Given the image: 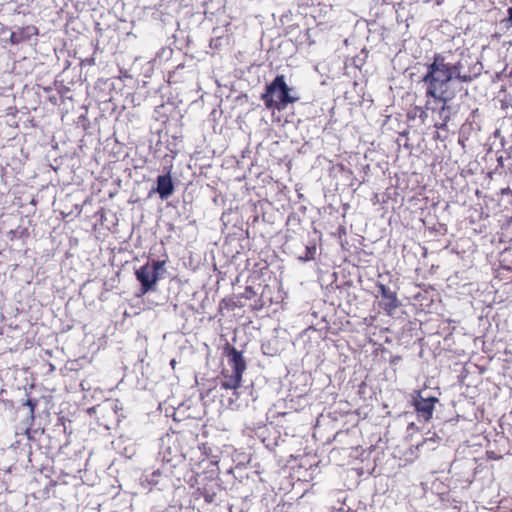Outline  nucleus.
<instances>
[{
	"mask_svg": "<svg viewBox=\"0 0 512 512\" xmlns=\"http://www.w3.org/2000/svg\"><path fill=\"white\" fill-rule=\"evenodd\" d=\"M255 291L253 290V288L251 286H247L245 288V292H244V296L247 298V299H250L252 298L254 295H255Z\"/></svg>",
	"mask_w": 512,
	"mask_h": 512,
	"instance_id": "11",
	"label": "nucleus"
},
{
	"mask_svg": "<svg viewBox=\"0 0 512 512\" xmlns=\"http://www.w3.org/2000/svg\"><path fill=\"white\" fill-rule=\"evenodd\" d=\"M263 98L268 108L282 110L288 104L296 102L299 96L294 88L286 84L284 76H277L267 87Z\"/></svg>",
	"mask_w": 512,
	"mask_h": 512,
	"instance_id": "3",
	"label": "nucleus"
},
{
	"mask_svg": "<svg viewBox=\"0 0 512 512\" xmlns=\"http://www.w3.org/2000/svg\"><path fill=\"white\" fill-rule=\"evenodd\" d=\"M198 450H199L201 456L203 457L202 461L210 458L211 453H212V449L208 445V443H200L198 445Z\"/></svg>",
	"mask_w": 512,
	"mask_h": 512,
	"instance_id": "9",
	"label": "nucleus"
},
{
	"mask_svg": "<svg viewBox=\"0 0 512 512\" xmlns=\"http://www.w3.org/2000/svg\"><path fill=\"white\" fill-rule=\"evenodd\" d=\"M200 463H201V462H198V463H194V464H192V465H193L194 467H198V468H199Z\"/></svg>",
	"mask_w": 512,
	"mask_h": 512,
	"instance_id": "16",
	"label": "nucleus"
},
{
	"mask_svg": "<svg viewBox=\"0 0 512 512\" xmlns=\"http://www.w3.org/2000/svg\"><path fill=\"white\" fill-rule=\"evenodd\" d=\"M157 193L162 199L168 198L173 193V184L168 175L159 176L157 179Z\"/></svg>",
	"mask_w": 512,
	"mask_h": 512,
	"instance_id": "7",
	"label": "nucleus"
},
{
	"mask_svg": "<svg viewBox=\"0 0 512 512\" xmlns=\"http://www.w3.org/2000/svg\"><path fill=\"white\" fill-rule=\"evenodd\" d=\"M379 291L382 297L380 302L381 308L388 314H391L398 307V299L396 293L384 284L379 285Z\"/></svg>",
	"mask_w": 512,
	"mask_h": 512,
	"instance_id": "6",
	"label": "nucleus"
},
{
	"mask_svg": "<svg viewBox=\"0 0 512 512\" xmlns=\"http://www.w3.org/2000/svg\"><path fill=\"white\" fill-rule=\"evenodd\" d=\"M136 279L141 284V295L148 293L149 291L154 290L158 280L160 279V275H156L153 269H150V264L146 263L141 266L139 269L135 271Z\"/></svg>",
	"mask_w": 512,
	"mask_h": 512,
	"instance_id": "5",
	"label": "nucleus"
},
{
	"mask_svg": "<svg viewBox=\"0 0 512 512\" xmlns=\"http://www.w3.org/2000/svg\"><path fill=\"white\" fill-rule=\"evenodd\" d=\"M339 233H340V234H342V233H343V234H346L345 228H344V227H340V232H339Z\"/></svg>",
	"mask_w": 512,
	"mask_h": 512,
	"instance_id": "15",
	"label": "nucleus"
},
{
	"mask_svg": "<svg viewBox=\"0 0 512 512\" xmlns=\"http://www.w3.org/2000/svg\"><path fill=\"white\" fill-rule=\"evenodd\" d=\"M223 354L227 358L230 369L223 368L221 370V388L237 390L241 386L242 377L247 368L243 353L227 343L223 348Z\"/></svg>",
	"mask_w": 512,
	"mask_h": 512,
	"instance_id": "1",
	"label": "nucleus"
},
{
	"mask_svg": "<svg viewBox=\"0 0 512 512\" xmlns=\"http://www.w3.org/2000/svg\"><path fill=\"white\" fill-rule=\"evenodd\" d=\"M10 41L13 43V44H16L19 42V37L17 36V34L15 32H13L11 34V37H10Z\"/></svg>",
	"mask_w": 512,
	"mask_h": 512,
	"instance_id": "13",
	"label": "nucleus"
},
{
	"mask_svg": "<svg viewBox=\"0 0 512 512\" xmlns=\"http://www.w3.org/2000/svg\"><path fill=\"white\" fill-rule=\"evenodd\" d=\"M316 250H317V248H316L315 244L307 245L306 248H305L304 255H300L299 259L302 260V261L313 260L315 258V255H316Z\"/></svg>",
	"mask_w": 512,
	"mask_h": 512,
	"instance_id": "8",
	"label": "nucleus"
},
{
	"mask_svg": "<svg viewBox=\"0 0 512 512\" xmlns=\"http://www.w3.org/2000/svg\"><path fill=\"white\" fill-rule=\"evenodd\" d=\"M456 74H458L456 66L447 64L442 59L436 58L430 66L429 73L424 78V81L428 84V95L444 100L447 83Z\"/></svg>",
	"mask_w": 512,
	"mask_h": 512,
	"instance_id": "2",
	"label": "nucleus"
},
{
	"mask_svg": "<svg viewBox=\"0 0 512 512\" xmlns=\"http://www.w3.org/2000/svg\"><path fill=\"white\" fill-rule=\"evenodd\" d=\"M512 512V511H511Z\"/></svg>",
	"mask_w": 512,
	"mask_h": 512,
	"instance_id": "17",
	"label": "nucleus"
},
{
	"mask_svg": "<svg viewBox=\"0 0 512 512\" xmlns=\"http://www.w3.org/2000/svg\"><path fill=\"white\" fill-rule=\"evenodd\" d=\"M508 13H509L508 21L511 23V26H512V7L509 8Z\"/></svg>",
	"mask_w": 512,
	"mask_h": 512,
	"instance_id": "14",
	"label": "nucleus"
},
{
	"mask_svg": "<svg viewBox=\"0 0 512 512\" xmlns=\"http://www.w3.org/2000/svg\"><path fill=\"white\" fill-rule=\"evenodd\" d=\"M165 263L164 260H155L150 265V269H153L156 275H160L159 272L164 269Z\"/></svg>",
	"mask_w": 512,
	"mask_h": 512,
	"instance_id": "10",
	"label": "nucleus"
},
{
	"mask_svg": "<svg viewBox=\"0 0 512 512\" xmlns=\"http://www.w3.org/2000/svg\"><path fill=\"white\" fill-rule=\"evenodd\" d=\"M25 405L28 406L30 408V411H31V414L34 413V409L36 407V401L35 400H32V399H28L26 402H25Z\"/></svg>",
	"mask_w": 512,
	"mask_h": 512,
	"instance_id": "12",
	"label": "nucleus"
},
{
	"mask_svg": "<svg viewBox=\"0 0 512 512\" xmlns=\"http://www.w3.org/2000/svg\"><path fill=\"white\" fill-rule=\"evenodd\" d=\"M438 398L434 396L424 397L421 391H416L412 396V406L414 407L419 421L429 422L435 410V404Z\"/></svg>",
	"mask_w": 512,
	"mask_h": 512,
	"instance_id": "4",
	"label": "nucleus"
}]
</instances>
